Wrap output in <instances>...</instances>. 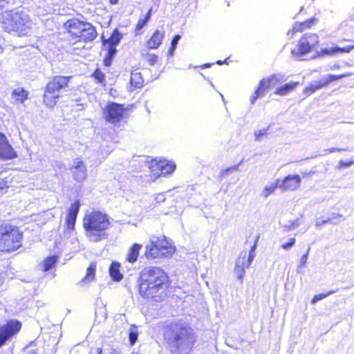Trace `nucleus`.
Here are the masks:
<instances>
[{
  "mask_svg": "<svg viewBox=\"0 0 354 354\" xmlns=\"http://www.w3.org/2000/svg\"><path fill=\"white\" fill-rule=\"evenodd\" d=\"M137 283L140 295L143 298L160 302L167 297L169 277L159 267L149 266L142 269Z\"/></svg>",
  "mask_w": 354,
  "mask_h": 354,
  "instance_id": "nucleus-1",
  "label": "nucleus"
},
{
  "mask_svg": "<svg viewBox=\"0 0 354 354\" xmlns=\"http://www.w3.org/2000/svg\"><path fill=\"white\" fill-rule=\"evenodd\" d=\"M164 335L172 354H188L196 340L194 330L183 324L171 326Z\"/></svg>",
  "mask_w": 354,
  "mask_h": 354,
  "instance_id": "nucleus-2",
  "label": "nucleus"
},
{
  "mask_svg": "<svg viewBox=\"0 0 354 354\" xmlns=\"http://www.w3.org/2000/svg\"><path fill=\"white\" fill-rule=\"evenodd\" d=\"M110 226L109 216L98 210H93L85 214L83 218L86 236L91 242L97 243L107 239L109 234L106 230Z\"/></svg>",
  "mask_w": 354,
  "mask_h": 354,
  "instance_id": "nucleus-3",
  "label": "nucleus"
},
{
  "mask_svg": "<svg viewBox=\"0 0 354 354\" xmlns=\"http://www.w3.org/2000/svg\"><path fill=\"white\" fill-rule=\"evenodd\" d=\"M3 28L10 32H16L19 36L27 35L30 28V18L21 8L8 10L1 17Z\"/></svg>",
  "mask_w": 354,
  "mask_h": 354,
  "instance_id": "nucleus-4",
  "label": "nucleus"
},
{
  "mask_svg": "<svg viewBox=\"0 0 354 354\" xmlns=\"http://www.w3.org/2000/svg\"><path fill=\"white\" fill-rule=\"evenodd\" d=\"M176 247L165 236H152L145 246V256L148 259L171 257Z\"/></svg>",
  "mask_w": 354,
  "mask_h": 354,
  "instance_id": "nucleus-5",
  "label": "nucleus"
},
{
  "mask_svg": "<svg viewBox=\"0 0 354 354\" xmlns=\"http://www.w3.org/2000/svg\"><path fill=\"white\" fill-rule=\"evenodd\" d=\"M22 232L10 225L0 226V250L15 251L21 246Z\"/></svg>",
  "mask_w": 354,
  "mask_h": 354,
  "instance_id": "nucleus-6",
  "label": "nucleus"
},
{
  "mask_svg": "<svg viewBox=\"0 0 354 354\" xmlns=\"http://www.w3.org/2000/svg\"><path fill=\"white\" fill-rule=\"evenodd\" d=\"M127 110L124 104L108 102L104 109V118L106 122L115 124L122 120Z\"/></svg>",
  "mask_w": 354,
  "mask_h": 354,
  "instance_id": "nucleus-7",
  "label": "nucleus"
},
{
  "mask_svg": "<svg viewBox=\"0 0 354 354\" xmlns=\"http://www.w3.org/2000/svg\"><path fill=\"white\" fill-rule=\"evenodd\" d=\"M21 328V323L17 319H11L3 325H0V348L15 336Z\"/></svg>",
  "mask_w": 354,
  "mask_h": 354,
  "instance_id": "nucleus-8",
  "label": "nucleus"
},
{
  "mask_svg": "<svg viewBox=\"0 0 354 354\" xmlns=\"http://www.w3.org/2000/svg\"><path fill=\"white\" fill-rule=\"evenodd\" d=\"M318 42L317 35L313 33L305 34L299 41V48L297 54L302 56L308 53Z\"/></svg>",
  "mask_w": 354,
  "mask_h": 354,
  "instance_id": "nucleus-9",
  "label": "nucleus"
},
{
  "mask_svg": "<svg viewBox=\"0 0 354 354\" xmlns=\"http://www.w3.org/2000/svg\"><path fill=\"white\" fill-rule=\"evenodd\" d=\"M346 75L342 74L339 75H328L325 80H322L317 82H312L308 86L305 88L304 90V93L307 95H310L316 91L327 86L330 82L342 79V77H346Z\"/></svg>",
  "mask_w": 354,
  "mask_h": 354,
  "instance_id": "nucleus-10",
  "label": "nucleus"
},
{
  "mask_svg": "<svg viewBox=\"0 0 354 354\" xmlns=\"http://www.w3.org/2000/svg\"><path fill=\"white\" fill-rule=\"evenodd\" d=\"M17 157V152L9 144L4 133L0 132V160H8Z\"/></svg>",
  "mask_w": 354,
  "mask_h": 354,
  "instance_id": "nucleus-11",
  "label": "nucleus"
},
{
  "mask_svg": "<svg viewBox=\"0 0 354 354\" xmlns=\"http://www.w3.org/2000/svg\"><path fill=\"white\" fill-rule=\"evenodd\" d=\"M72 76H55L46 86V92L53 94H59V91L68 86Z\"/></svg>",
  "mask_w": 354,
  "mask_h": 354,
  "instance_id": "nucleus-12",
  "label": "nucleus"
},
{
  "mask_svg": "<svg viewBox=\"0 0 354 354\" xmlns=\"http://www.w3.org/2000/svg\"><path fill=\"white\" fill-rule=\"evenodd\" d=\"M70 170L74 180L77 182L84 181L87 176L86 167L84 164V162L79 158H76L73 160Z\"/></svg>",
  "mask_w": 354,
  "mask_h": 354,
  "instance_id": "nucleus-13",
  "label": "nucleus"
},
{
  "mask_svg": "<svg viewBox=\"0 0 354 354\" xmlns=\"http://www.w3.org/2000/svg\"><path fill=\"white\" fill-rule=\"evenodd\" d=\"M301 178L299 175H288L284 178L279 187L283 189L295 190L299 187Z\"/></svg>",
  "mask_w": 354,
  "mask_h": 354,
  "instance_id": "nucleus-14",
  "label": "nucleus"
},
{
  "mask_svg": "<svg viewBox=\"0 0 354 354\" xmlns=\"http://www.w3.org/2000/svg\"><path fill=\"white\" fill-rule=\"evenodd\" d=\"M97 36L95 28L89 22H85L82 28V32L78 35L80 40L85 42L93 41Z\"/></svg>",
  "mask_w": 354,
  "mask_h": 354,
  "instance_id": "nucleus-15",
  "label": "nucleus"
},
{
  "mask_svg": "<svg viewBox=\"0 0 354 354\" xmlns=\"http://www.w3.org/2000/svg\"><path fill=\"white\" fill-rule=\"evenodd\" d=\"M86 21H82L77 19L73 18L68 20L64 26L68 29L69 32H71L72 35L78 37V35H80L82 32V28Z\"/></svg>",
  "mask_w": 354,
  "mask_h": 354,
  "instance_id": "nucleus-16",
  "label": "nucleus"
},
{
  "mask_svg": "<svg viewBox=\"0 0 354 354\" xmlns=\"http://www.w3.org/2000/svg\"><path fill=\"white\" fill-rule=\"evenodd\" d=\"M165 36V31L157 29L152 35L151 38L147 41V46L149 49H156L162 44V41Z\"/></svg>",
  "mask_w": 354,
  "mask_h": 354,
  "instance_id": "nucleus-17",
  "label": "nucleus"
},
{
  "mask_svg": "<svg viewBox=\"0 0 354 354\" xmlns=\"http://www.w3.org/2000/svg\"><path fill=\"white\" fill-rule=\"evenodd\" d=\"M109 272L111 278L114 281H120L123 278V274L120 272V263L117 261H113L111 263Z\"/></svg>",
  "mask_w": 354,
  "mask_h": 354,
  "instance_id": "nucleus-18",
  "label": "nucleus"
},
{
  "mask_svg": "<svg viewBox=\"0 0 354 354\" xmlns=\"http://www.w3.org/2000/svg\"><path fill=\"white\" fill-rule=\"evenodd\" d=\"M104 47L106 50V54L104 58V65L105 66H110L118 52L116 46L109 44Z\"/></svg>",
  "mask_w": 354,
  "mask_h": 354,
  "instance_id": "nucleus-19",
  "label": "nucleus"
},
{
  "mask_svg": "<svg viewBox=\"0 0 354 354\" xmlns=\"http://www.w3.org/2000/svg\"><path fill=\"white\" fill-rule=\"evenodd\" d=\"M284 76L280 73L271 75L266 78H263L260 82H263V85L266 86V88L268 90L272 86H275L279 82H282L284 81Z\"/></svg>",
  "mask_w": 354,
  "mask_h": 354,
  "instance_id": "nucleus-20",
  "label": "nucleus"
},
{
  "mask_svg": "<svg viewBox=\"0 0 354 354\" xmlns=\"http://www.w3.org/2000/svg\"><path fill=\"white\" fill-rule=\"evenodd\" d=\"M142 245L139 243H134L130 248L126 258L127 261L129 263H135L138 257L140 250Z\"/></svg>",
  "mask_w": 354,
  "mask_h": 354,
  "instance_id": "nucleus-21",
  "label": "nucleus"
},
{
  "mask_svg": "<svg viewBox=\"0 0 354 354\" xmlns=\"http://www.w3.org/2000/svg\"><path fill=\"white\" fill-rule=\"evenodd\" d=\"M158 168L160 171L161 174L166 176L171 174L176 169V165L166 160L160 161L158 164Z\"/></svg>",
  "mask_w": 354,
  "mask_h": 354,
  "instance_id": "nucleus-22",
  "label": "nucleus"
},
{
  "mask_svg": "<svg viewBox=\"0 0 354 354\" xmlns=\"http://www.w3.org/2000/svg\"><path fill=\"white\" fill-rule=\"evenodd\" d=\"M263 82H259L258 87L254 91V93L251 95L250 101L252 104H254L258 98L262 97L266 95L268 89L263 85Z\"/></svg>",
  "mask_w": 354,
  "mask_h": 354,
  "instance_id": "nucleus-23",
  "label": "nucleus"
},
{
  "mask_svg": "<svg viewBox=\"0 0 354 354\" xmlns=\"http://www.w3.org/2000/svg\"><path fill=\"white\" fill-rule=\"evenodd\" d=\"M298 84H299L298 82H293L286 83V84L281 86L280 87L277 88L275 90L274 93L277 95H286L288 93H289L290 91L294 90Z\"/></svg>",
  "mask_w": 354,
  "mask_h": 354,
  "instance_id": "nucleus-24",
  "label": "nucleus"
},
{
  "mask_svg": "<svg viewBox=\"0 0 354 354\" xmlns=\"http://www.w3.org/2000/svg\"><path fill=\"white\" fill-rule=\"evenodd\" d=\"M144 80L141 75V73L133 71L131 73L130 84L131 86L135 88H140L142 87Z\"/></svg>",
  "mask_w": 354,
  "mask_h": 354,
  "instance_id": "nucleus-25",
  "label": "nucleus"
},
{
  "mask_svg": "<svg viewBox=\"0 0 354 354\" xmlns=\"http://www.w3.org/2000/svg\"><path fill=\"white\" fill-rule=\"evenodd\" d=\"M96 264L95 263H91L86 270V274L84 278L81 280V283H88L93 281L95 276Z\"/></svg>",
  "mask_w": 354,
  "mask_h": 354,
  "instance_id": "nucleus-26",
  "label": "nucleus"
},
{
  "mask_svg": "<svg viewBox=\"0 0 354 354\" xmlns=\"http://www.w3.org/2000/svg\"><path fill=\"white\" fill-rule=\"evenodd\" d=\"M59 97V94H53L51 93L46 92V89H45V93L44 94V103L50 108H53L56 104V100Z\"/></svg>",
  "mask_w": 354,
  "mask_h": 354,
  "instance_id": "nucleus-27",
  "label": "nucleus"
},
{
  "mask_svg": "<svg viewBox=\"0 0 354 354\" xmlns=\"http://www.w3.org/2000/svg\"><path fill=\"white\" fill-rule=\"evenodd\" d=\"M12 95L15 97L17 101L24 103L28 98L29 93L23 88H17L13 90Z\"/></svg>",
  "mask_w": 354,
  "mask_h": 354,
  "instance_id": "nucleus-28",
  "label": "nucleus"
},
{
  "mask_svg": "<svg viewBox=\"0 0 354 354\" xmlns=\"http://www.w3.org/2000/svg\"><path fill=\"white\" fill-rule=\"evenodd\" d=\"M245 263L243 262V261H241L240 259H237L235 263V268H234V274L236 275V278L242 281L244 275H245Z\"/></svg>",
  "mask_w": 354,
  "mask_h": 354,
  "instance_id": "nucleus-29",
  "label": "nucleus"
},
{
  "mask_svg": "<svg viewBox=\"0 0 354 354\" xmlns=\"http://www.w3.org/2000/svg\"><path fill=\"white\" fill-rule=\"evenodd\" d=\"M316 21L315 18L312 17L303 23L295 24L293 27L292 32H302L305 28H310L312 25L315 24Z\"/></svg>",
  "mask_w": 354,
  "mask_h": 354,
  "instance_id": "nucleus-30",
  "label": "nucleus"
},
{
  "mask_svg": "<svg viewBox=\"0 0 354 354\" xmlns=\"http://www.w3.org/2000/svg\"><path fill=\"white\" fill-rule=\"evenodd\" d=\"M57 261V258L55 255L47 257L43 263V270L46 272L51 270L55 266Z\"/></svg>",
  "mask_w": 354,
  "mask_h": 354,
  "instance_id": "nucleus-31",
  "label": "nucleus"
},
{
  "mask_svg": "<svg viewBox=\"0 0 354 354\" xmlns=\"http://www.w3.org/2000/svg\"><path fill=\"white\" fill-rule=\"evenodd\" d=\"M122 38V34L118 28H115L109 38V44L117 46L120 43Z\"/></svg>",
  "mask_w": 354,
  "mask_h": 354,
  "instance_id": "nucleus-32",
  "label": "nucleus"
},
{
  "mask_svg": "<svg viewBox=\"0 0 354 354\" xmlns=\"http://www.w3.org/2000/svg\"><path fill=\"white\" fill-rule=\"evenodd\" d=\"M138 331L136 325H131L129 330V341L131 345H134L138 340Z\"/></svg>",
  "mask_w": 354,
  "mask_h": 354,
  "instance_id": "nucleus-33",
  "label": "nucleus"
},
{
  "mask_svg": "<svg viewBox=\"0 0 354 354\" xmlns=\"http://www.w3.org/2000/svg\"><path fill=\"white\" fill-rule=\"evenodd\" d=\"M241 162H242V160L239 164H237L236 165H234L232 167H230L225 169L221 170L220 172V175L218 176L219 180L221 181L222 179L227 177L230 173L239 171V165L241 164Z\"/></svg>",
  "mask_w": 354,
  "mask_h": 354,
  "instance_id": "nucleus-34",
  "label": "nucleus"
},
{
  "mask_svg": "<svg viewBox=\"0 0 354 354\" xmlns=\"http://www.w3.org/2000/svg\"><path fill=\"white\" fill-rule=\"evenodd\" d=\"M337 54L335 46L330 48H322L319 52H317V57L321 56H333Z\"/></svg>",
  "mask_w": 354,
  "mask_h": 354,
  "instance_id": "nucleus-35",
  "label": "nucleus"
},
{
  "mask_svg": "<svg viewBox=\"0 0 354 354\" xmlns=\"http://www.w3.org/2000/svg\"><path fill=\"white\" fill-rule=\"evenodd\" d=\"M80 203L79 201H76L71 204L68 209L67 215L74 217H77L78 212L80 211Z\"/></svg>",
  "mask_w": 354,
  "mask_h": 354,
  "instance_id": "nucleus-36",
  "label": "nucleus"
},
{
  "mask_svg": "<svg viewBox=\"0 0 354 354\" xmlns=\"http://www.w3.org/2000/svg\"><path fill=\"white\" fill-rule=\"evenodd\" d=\"M181 37L180 35H176L171 39V46L168 50V55L169 56H173L174 54V52L176 49L177 45L178 44L179 40L180 39Z\"/></svg>",
  "mask_w": 354,
  "mask_h": 354,
  "instance_id": "nucleus-37",
  "label": "nucleus"
},
{
  "mask_svg": "<svg viewBox=\"0 0 354 354\" xmlns=\"http://www.w3.org/2000/svg\"><path fill=\"white\" fill-rule=\"evenodd\" d=\"M279 180H277V183L276 184H273L270 186H266L265 187L263 192L262 196L264 198H268L270 194L273 193L274 190L279 187Z\"/></svg>",
  "mask_w": 354,
  "mask_h": 354,
  "instance_id": "nucleus-38",
  "label": "nucleus"
},
{
  "mask_svg": "<svg viewBox=\"0 0 354 354\" xmlns=\"http://www.w3.org/2000/svg\"><path fill=\"white\" fill-rule=\"evenodd\" d=\"M257 248V245H256V243H254L250 248V251H249V254H248V259H247V263L245 265V267L246 268H248L252 262L254 260V252H255V250Z\"/></svg>",
  "mask_w": 354,
  "mask_h": 354,
  "instance_id": "nucleus-39",
  "label": "nucleus"
},
{
  "mask_svg": "<svg viewBox=\"0 0 354 354\" xmlns=\"http://www.w3.org/2000/svg\"><path fill=\"white\" fill-rule=\"evenodd\" d=\"M77 217L66 216V224L67 229L73 230L75 228Z\"/></svg>",
  "mask_w": 354,
  "mask_h": 354,
  "instance_id": "nucleus-40",
  "label": "nucleus"
},
{
  "mask_svg": "<svg viewBox=\"0 0 354 354\" xmlns=\"http://www.w3.org/2000/svg\"><path fill=\"white\" fill-rule=\"evenodd\" d=\"M92 76L97 80L98 83H102L105 81V75L100 70L96 69Z\"/></svg>",
  "mask_w": 354,
  "mask_h": 354,
  "instance_id": "nucleus-41",
  "label": "nucleus"
},
{
  "mask_svg": "<svg viewBox=\"0 0 354 354\" xmlns=\"http://www.w3.org/2000/svg\"><path fill=\"white\" fill-rule=\"evenodd\" d=\"M337 291V290H330V291L328 292L326 294L316 295L314 296V297L312 299V304H315L318 301L322 300V299L326 298V297H328V296H329V295H332L333 293H335Z\"/></svg>",
  "mask_w": 354,
  "mask_h": 354,
  "instance_id": "nucleus-42",
  "label": "nucleus"
},
{
  "mask_svg": "<svg viewBox=\"0 0 354 354\" xmlns=\"http://www.w3.org/2000/svg\"><path fill=\"white\" fill-rule=\"evenodd\" d=\"M342 217L343 216L342 214L333 212L330 215L329 217L327 218V219L330 221L329 223L336 225L340 222V220L339 219Z\"/></svg>",
  "mask_w": 354,
  "mask_h": 354,
  "instance_id": "nucleus-43",
  "label": "nucleus"
},
{
  "mask_svg": "<svg viewBox=\"0 0 354 354\" xmlns=\"http://www.w3.org/2000/svg\"><path fill=\"white\" fill-rule=\"evenodd\" d=\"M147 23L148 22L143 18L140 19L136 24L135 30L136 34H139V32L147 24Z\"/></svg>",
  "mask_w": 354,
  "mask_h": 354,
  "instance_id": "nucleus-44",
  "label": "nucleus"
},
{
  "mask_svg": "<svg viewBox=\"0 0 354 354\" xmlns=\"http://www.w3.org/2000/svg\"><path fill=\"white\" fill-rule=\"evenodd\" d=\"M335 48L337 51V53H350L352 50L354 49V45H351V46H348L346 47H339L337 45H335Z\"/></svg>",
  "mask_w": 354,
  "mask_h": 354,
  "instance_id": "nucleus-45",
  "label": "nucleus"
},
{
  "mask_svg": "<svg viewBox=\"0 0 354 354\" xmlns=\"http://www.w3.org/2000/svg\"><path fill=\"white\" fill-rule=\"evenodd\" d=\"M295 238H290L287 243H284L281 245V248L285 250H288L295 245Z\"/></svg>",
  "mask_w": 354,
  "mask_h": 354,
  "instance_id": "nucleus-46",
  "label": "nucleus"
},
{
  "mask_svg": "<svg viewBox=\"0 0 354 354\" xmlns=\"http://www.w3.org/2000/svg\"><path fill=\"white\" fill-rule=\"evenodd\" d=\"M269 127H270V126L266 129H263L258 131H255L254 132L255 140H259L261 137L266 136L267 134Z\"/></svg>",
  "mask_w": 354,
  "mask_h": 354,
  "instance_id": "nucleus-47",
  "label": "nucleus"
},
{
  "mask_svg": "<svg viewBox=\"0 0 354 354\" xmlns=\"http://www.w3.org/2000/svg\"><path fill=\"white\" fill-rule=\"evenodd\" d=\"M309 251H310V247H308V248L307 250V252L304 254H303L301 256V257L300 259V262H299V267L304 266L306 263L307 260H308V257Z\"/></svg>",
  "mask_w": 354,
  "mask_h": 354,
  "instance_id": "nucleus-48",
  "label": "nucleus"
},
{
  "mask_svg": "<svg viewBox=\"0 0 354 354\" xmlns=\"http://www.w3.org/2000/svg\"><path fill=\"white\" fill-rule=\"evenodd\" d=\"M148 57H149V58H148L147 61H148L149 64L151 66L155 65V64L158 61V56L156 55H154V54H149Z\"/></svg>",
  "mask_w": 354,
  "mask_h": 354,
  "instance_id": "nucleus-49",
  "label": "nucleus"
},
{
  "mask_svg": "<svg viewBox=\"0 0 354 354\" xmlns=\"http://www.w3.org/2000/svg\"><path fill=\"white\" fill-rule=\"evenodd\" d=\"M34 342H32L29 345L26 346L24 348V351L26 352L27 354H37V348H30V346L33 344Z\"/></svg>",
  "mask_w": 354,
  "mask_h": 354,
  "instance_id": "nucleus-50",
  "label": "nucleus"
},
{
  "mask_svg": "<svg viewBox=\"0 0 354 354\" xmlns=\"http://www.w3.org/2000/svg\"><path fill=\"white\" fill-rule=\"evenodd\" d=\"M330 221V220H328L327 218L326 219H323V220H321L320 218H317V221H316V223H315V225L319 227H321L323 225H325V224H327V223H329Z\"/></svg>",
  "mask_w": 354,
  "mask_h": 354,
  "instance_id": "nucleus-51",
  "label": "nucleus"
},
{
  "mask_svg": "<svg viewBox=\"0 0 354 354\" xmlns=\"http://www.w3.org/2000/svg\"><path fill=\"white\" fill-rule=\"evenodd\" d=\"M346 151V149H342V148L333 147V148L326 149L324 150V152H328V153H333V152H336V151Z\"/></svg>",
  "mask_w": 354,
  "mask_h": 354,
  "instance_id": "nucleus-52",
  "label": "nucleus"
},
{
  "mask_svg": "<svg viewBox=\"0 0 354 354\" xmlns=\"http://www.w3.org/2000/svg\"><path fill=\"white\" fill-rule=\"evenodd\" d=\"M7 189L8 187L5 186V183L3 182H0V196H2L3 194H5Z\"/></svg>",
  "mask_w": 354,
  "mask_h": 354,
  "instance_id": "nucleus-53",
  "label": "nucleus"
},
{
  "mask_svg": "<svg viewBox=\"0 0 354 354\" xmlns=\"http://www.w3.org/2000/svg\"><path fill=\"white\" fill-rule=\"evenodd\" d=\"M297 221H294L291 222L290 225H285L284 227L287 229V230H290L291 229H294L298 226V224L297 223Z\"/></svg>",
  "mask_w": 354,
  "mask_h": 354,
  "instance_id": "nucleus-54",
  "label": "nucleus"
},
{
  "mask_svg": "<svg viewBox=\"0 0 354 354\" xmlns=\"http://www.w3.org/2000/svg\"><path fill=\"white\" fill-rule=\"evenodd\" d=\"M353 163H354V161H353V162L351 161V162H344V160H340L339 165L340 167H347L351 166Z\"/></svg>",
  "mask_w": 354,
  "mask_h": 354,
  "instance_id": "nucleus-55",
  "label": "nucleus"
},
{
  "mask_svg": "<svg viewBox=\"0 0 354 354\" xmlns=\"http://www.w3.org/2000/svg\"><path fill=\"white\" fill-rule=\"evenodd\" d=\"M101 40H102V45H103L104 46L109 44V38H108V39L105 38V37L104 36V35H102L101 36Z\"/></svg>",
  "mask_w": 354,
  "mask_h": 354,
  "instance_id": "nucleus-56",
  "label": "nucleus"
},
{
  "mask_svg": "<svg viewBox=\"0 0 354 354\" xmlns=\"http://www.w3.org/2000/svg\"><path fill=\"white\" fill-rule=\"evenodd\" d=\"M151 10L150 9L147 12V13L145 15V17L143 19H145L147 22H149V21L151 19Z\"/></svg>",
  "mask_w": 354,
  "mask_h": 354,
  "instance_id": "nucleus-57",
  "label": "nucleus"
},
{
  "mask_svg": "<svg viewBox=\"0 0 354 354\" xmlns=\"http://www.w3.org/2000/svg\"><path fill=\"white\" fill-rule=\"evenodd\" d=\"M8 3V0H0V9L4 8Z\"/></svg>",
  "mask_w": 354,
  "mask_h": 354,
  "instance_id": "nucleus-58",
  "label": "nucleus"
},
{
  "mask_svg": "<svg viewBox=\"0 0 354 354\" xmlns=\"http://www.w3.org/2000/svg\"><path fill=\"white\" fill-rule=\"evenodd\" d=\"M212 65V64L206 63V64H204L203 65H202L201 67V68H207L210 67Z\"/></svg>",
  "mask_w": 354,
  "mask_h": 354,
  "instance_id": "nucleus-59",
  "label": "nucleus"
},
{
  "mask_svg": "<svg viewBox=\"0 0 354 354\" xmlns=\"http://www.w3.org/2000/svg\"><path fill=\"white\" fill-rule=\"evenodd\" d=\"M109 2L112 5H115L118 3V0H109Z\"/></svg>",
  "mask_w": 354,
  "mask_h": 354,
  "instance_id": "nucleus-60",
  "label": "nucleus"
},
{
  "mask_svg": "<svg viewBox=\"0 0 354 354\" xmlns=\"http://www.w3.org/2000/svg\"><path fill=\"white\" fill-rule=\"evenodd\" d=\"M97 354H103V353H102V349L101 348H98L97 349Z\"/></svg>",
  "mask_w": 354,
  "mask_h": 354,
  "instance_id": "nucleus-61",
  "label": "nucleus"
},
{
  "mask_svg": "<svg viewBox=\"0 0 354 354\" xmlns=\"http://www.w3.org/2000/svg\"><path fill=\"white\" fill-rule=\"evenodd\" d=\"M224 62H225V63H226V62H225V61L223 62V61H221V60H218V61L216 62V64H218V65H221V64H223Z\"/></svg>",
  "mask_w": 354,
  "mask_h": 354,
  "instance_id": "nucleus-62",
  "label": "nucleus"
},
{
  "mask_svg": "<svg viewBox=\"0 0 354 354\" xmlns=\"http://www.w3.org/2000/svg\"><path fill=\"white\" fill-rule=\"evenodd\" d=\"M3 52V48L2 47L0 46V53H1Z\"/></svg>",
  "mask_w": 354,
  "mask_h": 354,
  "instance_id": "nucleus-63",
  "label": "nucleus"
},
{
  "mask_svg": "<svg viewBox=\"0 0 354 354\" xmlns=\"http://www.w3.org/2000/svg\"><path fill=\"white\" fill-rule=\"evenodd\" d=\"M131 354H140L139 353H132Z\"/></svg>",
  "mask_w": 354,
  "mask_h": 354,
  "instance_id": "nucleus-64",
  "label": "nucleus"
}]
</instances>
